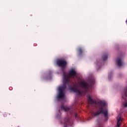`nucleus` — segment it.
<instances>
[{"label": "nucleus", "instance_id": "1", "mask_svg": "<svg viewBox=\"0 0 127 127\" xmlns=\"http://www.w3.org/2000/svg\"><path fill=\"white\" fill-rule=\"evenodd\" d=\"M97 104L98 111L95 113H93V117H97V116L102 115L104 117L105 122H107L109 119V113L108 109L106 108V103L103 101H99Z\"/></svg>", "mask_w": 127, "mask_h": 127}, {"label": "nucleus", "instance_id": "2", "mask_svg": "<svg viewBox=\"0 0 127 127\" xmlns=\"http://www.w3.org/2000/svg\"><path fill=\"white\" fill-rule=\"evenodd\" d=\"M68 83V77H64V84L62 87L59 88V95L58 96V99H63L65 97L64 94V90L66 89L67 83Z\"/></svg>", "mask_w": 127, "mask_h": 127}, {"label": "nucleus", "instance_id": "3", "mask_svg": "<svg viewBox=\"0 0 127 127\" xmlns=\"http://www.w3.org/2000/svg\"><path fill=\"white\" fill-rule=\"evenodd\" d=\"M63 72L64 73V80H65V77H68L67 78V84H69L68 80L69 78H70V76L74 77V76L76 75V71H75V69H72L70 70L69 71L68 75L66 74V72L64 71V69H63Z\"/></svg>", "mask_w": 127, "mask_h": 127}, {"label": "nucleus", "instance_id": "4", "mask_svg": "<svg viewBox=\"0 0 127 127\" xmlns=\"http://www.w3.org/2000/svg\"><path fill=\"white\" fill-rule=\"evenodd\" d=\"M62 123L64 125V127H67V126H72V120H71L69 116H66L62 121Z\"/></svg>", "mask_w": 127, "mask_h": 127}, {"label": "nucleus", "instance_id": "5", "mask_svg": "<svg viewBox=\"0 0 127 127\" xmlns=\"http://www.w3.org/2000/svg\"><path fill=\"white\" fill-rule=\"evenodd\" d=\"M57 64L59 67L64 68L67 66V62L64 60L59 59L57 61Z\"/></svg>", "mask_w": 127, "mask_h": 127}, {"label": "nucleus", "instance_id": "6", "mask_svg": "<svg viewBox=\"0 0 127 127\" xmlns=\"http://www.w3.org/2000/svg\"><path fill=\"white\" fill-rule=\"evenodd\" d=\"M69 90L73 93H76L77 95H82V92L79 90L78 86H75L74 87H71L70 85H68Z\"/></svg>", "mask_w": 127, "mask_h": 127}, {"label": "nucleus", "instance_id": "7", "mask_svg": "<svg viewBox=\"0 0 127 127\" xmlns=\"http://www.w3.org/2000/svg\"><path fill=\"white\" fill-rule=\"evenodd\" d=\"M80 85H81L82 88L84 89L85 92L88 91V89H89V84L86 82L81 81L80 82Z\"/></svg>", "mask_w": 127, "mask_h": 127}, {"label": "nucleus", "instance_id": "8", "mask_svg": "<svg viewBox=\"0 0 127 127\" xmlns=\"http://www.w3.org/2000/svg\"><path fill=\"white\" fill-rule=\"evenodd\" d=\"M117 124L116 127H121V125L122 124V122H123V118H122V117L119 116L117 117Z\"/></svg>", "mask_w": 127, "mask_h": 127}, {"label": "nucleus", "instance_id": "9", "mask_svg": "<svg viewBox=\"0 0 127 127\" xmlns=\"http://www.w3.org/2000/svg\"><path fill=\"white\" fill-rule=\"evenodd\" d=\"M87 98L89 103H90V104H95V105L97 104V102L96 101V100H93V99H92V97H91L90 95L87 96Z\"/></svg>", "mask_w": 127, "mask_h": 127}, {"label": "nucleus", "instance_id": "10", "mask_svg": "<svg viewBox=\"0 0 127 127\" xmlns=\"http://www.w3.org/2000/svg\"><path fill=\"white\" fill-rule=\"evenodd\" d=\"M117 64L119 67H121L123 65V62H122V60L121 59H119L117 60Z\"/></svg>", "mask_w": 127, "mask_h": 127}, {"label": "nucleus", "instance_id": "11", "mask_svg": "<svg viewBox=\"0 0 127 127\" xmlns=\"http://www.w3.org/2000/svg\"><path fill=\"white\" fill-rule=\"evenodd\" d=\"M102 60L103 61H106V60H108V54H105L102 56Z\"/></svg>", "mask_w": 127, "mask_h": 127}, {"label": "nucleus", "instance_id": "12", "mask_svg": "<svg viewBox=\"0 0 127 127\" xmlns=\"http://www.w3.org/2000/svg\"><path fill=\"white\" fill-rule=\"evenodd\" d=\"M62 110H64L65 112H68L70 109L68 107H65L64 106H62Z\"/></svg>", "mask_w": 127, "mask_h": 127}, {"label": "nucleus", "instance_id": "13", "mask_svg": "<svg viewBox=\"0 0 127 127\" xmlns=\"http://www.w3.org/2000/svg\"><path fill=\"white\" fill-rule=\"evenodd\" d=\"M78 52H79V55H81L82 53H83V50L81 48H78Z\"/></svg>", "mask_w": 127, "mask_h": 127}, {"label": "nucleus", "instance_id": "14", "mask_svg": "<svg viewBox=\"0 0 127 127\" xmlns=\"http://www.w3.org/2000/svg\"><path fill=\"white\" fill-rule=\"evenodd\" d=\"M124 107H127V102H125L123 104Z\"/></svg>", "mask_w": 127, "mask_h": 127}, {"label": "nucleus", "instance_id": "15", "mask_svg": "<svg viewBox=\"0 0 127 127\" xmlns=\"http://www.w3.org/2000/svg\"><path fill=\"white\" fill-rule=\"evenodd\" d=\"M74 116L75 118L77 119V118H78V114H77V113H74Z\"/></svg>", "mask_w": 127, "mask_h": 127}, {"label": "nucleus", "instance_id": "16", "mask_svg": "<svg viewBox=\"0 0 127 127\" xmlns=\"http://www.w3.org/2000/svg\"><path fill=\"white\" fill-rule=\"evenodd\" d=\"M108 77L109 79H111V77H110V75L108 76Z\"/></svg>", "mask_w": 127, "mask_h": 127}, {"label": "nucleus", "instance_id": "17", "mask_svg": "<svg viewBox=\"0 0 127 127\" xmlns=\"http://www.w3.org/2000/svg\"><path fill=\"white\" fill-rule=\"evenodd\" d=\"M126 98H127V96H126Z\"/></svg>", "mask_w": 127, "mask_h": 127}]
</instances>
